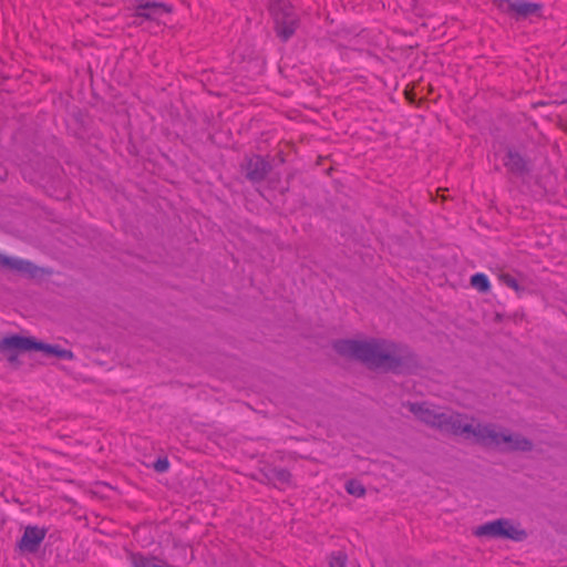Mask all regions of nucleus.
Wrapping results in <instances>:
<instances>
[{
  "instance_id": "nucleus-22",
  "label": "nucleus",
  "mask_w": 567,
  "mask_h": 567,
  "mask_svg": "<svg viewBox=\"0 0 567 567\" xmlns=\"http://www.w3.org/2000/svg\"><path fill=\"white\" fill-rule=\"evenodd\" d=\"M154 470L158 473H164L168 470L169 467V462L166 457L164 458H158L157 461H155L154 463Z\"/></svg>"
},
{
  "instance_id": "nucleus-9",
  "label": "nucleus",
  "mask_w": 567,
  "mask_h": 567,
  "mask_svg": "<svg viewBox=\"0 0 567 567\" xmlns=\"http://www.w3.org/2000/svg\"><path fill=\"white\" fill-rule=\"evenodd\" d=\"M48 529L39 526H27L23 535L18 542V547L22 553L33 554L38 551L41 543L47 536Z\"/></svg>"
},
{
  "instance_id": "nucleus-14",
  "label": "nucleus",
  "mask_w": 567,
  "mask_h": 567,
  "mask_svg": "<svg viewBox=\"0 0 567 567\" xmlns=\"http://www.w3.org/2000/svg\"><path fill=\"white\" fill-rule=\"evenodd\" d=\"M504 166L516 176H523L529 172L528 162L514 150H508L504 159Z\"/></svg>"
},
{
  "instance_id": "nucleus-11",
  "label": "nucleus",
  "mask_w": 567,
  "mask_h": 567,
  "mask_svg": "<svg viewBox=\"0 0 567 567\" xmlns=\"http://www.w3.org/2000/svg\"><path fill=\"white\" fill-rule=\"evenodd\" d=\"M0 268H8L30 278H35L41 269L33 262L20 258L8 257L0 254Z\"/></svg>"
},
{
  "instance_id": "nucleus-20",
  "label": "nucleus",
  "mask_w": 567,
  "mask_h": 567,
  "mask_svg": "<svg viewBox=\"0 0 567 567\" xmlns=\"http://www.w3.org/2000/svg\"><path fill=\"white\" fill-rule=\"evenodd\" d=\"M499 279H501V281H502L504 285H506V286H507V287H509L511 289H513V290H515V291H517V292H519V291H520V287H519V285H518V281H517L513 276L505 274V275H502V276L499 277Z\"/></svg>"
},
{
  "instance_id": "nucleus-2",
  "label": "nucleus",
  "mask_w": 567,
  "mask_h": 567,
  "mask_svg": "<svg viewBox=\"0 0 567 567\" xmlns=\"http://www.w3.org/2000/svg\"><path fill=\"white\" fill-rule=\"evenodd\" d=\"M269 11L277 35L282 41L290 39L299 27V17L289 0H270Z\"/></svg>"
},
{
  "instance_id": "nucleus-21",
  "label": "nucleus",
  "mask_w": 567,
  "mask_h": 567,
  "mask_svg": "<svg viewBox=\"0 0 567 567\" xmlns=\"http://www.w3.org/2000/svg\"><path fill=\"white\" fill-rule=\"evenodd\" d=\"M347 557L342 553L332 554L330 567H346Z\"/></svg>"
},
{
  "instance_id": "nucleus-1",
  "label": "nucleus",
  "mask_w": 567,
  "mask_h": 567,
  "mask_svg": "<svg viewBox=\"0 0 567 567\" xmlns=\"http://www.w3.org/2000/svg\"><path fill=\"white\" fill-rule=\"evenodd\" d=\"M333 348L339 354L377 371L401 372L415 363L414 354L406 346L382 338L338 340Z\"/></svg>"
},
{
  "instance_id": "nucleus-19",
  "label": "nucleus",
  "mask_w": 567,
  "mask_h": 567,
  "mask_svg": "<svg viewBox=\"0 0 567 567\" xmlns=\"http://www.w3.org/2000/svg\"><path fill=\"white\" fill-rule=\"evenodd\" d=\"M495 7L497 10L504 13L514 14V1L512 0H495Z\"/></svg>"
},
{
  "instance_id": "nucleus-18",
  "label": "nucleus",
  "mask_w": 567,
  "mask_h": 567,
  "mask_svg": "<svg viewBox=\"0 0 567 567\" xmlns=\"http://www.w3.org/2000/svg\"><path fill=\"white\" fill-rule=\"evenodd\" d=\"M346 489L350 495L361 497L365 494L364 486L358 481L351 480L347 483Z\"/></svg>"
},
{
  "instance_id": "nucleus-5",
  "label": "nucleus",
  "mask_w": 567,
  "mask_h": 567,
  "mask_svg": "<svg viewBox=\"0 0 567 567\" xmlns=\"http://www.w3.org/2000/svg\"><path fill=\"white\" fill-rule=\"evenodd\" d=\"M241 169L251 183H260L271 171V164L260 155L245 157Z\"/></svg>"
},
{
  "instance_id": "nucleus-16",
  "label": "nucleus",
  "mask_w": 567,
  "mask_h": 567,
  "mask_svg": "<svg viewBox=\"0 0 567 567\" xmlns=\"http://www.w3.org/2000/svg\"><path fill=\"white\" fill-rule=\"evenodd\" d=\"M290 473L285 468H271L267 474L268 481L276 487H284L290 483Z\"/></svg>"
},
{
  "instance_id": "nucleus-15",
  "label": "nucleus",
  "mask_w": 567,
  "mask_h": 567,
  "mask_svg": "<svg viewBox=\"0 0 567 567\" xmlns=\"http://www.w3.org/2000/svg\"><path fill=\"white\" fill-rule=\"evenodd\" d=\"M542 6L534 2L524 0H514V16L516 18H527L529 16L538 14Z\"/></svg>"
},
{
  "instance_id": "nucleus-13",
  "label": "nucleus",
  "mask_w": 567,
  "mask_h": 567,
  "mask_svg": "<svg viewBox=\"0 0 567 567\" xmlns=\"http://www.w3.org/2000/svg\"><path fill=\"white\" fill-rule=\"evenodd\" d=\"M503 442L502 449L508 452H530L534 447L533 442L519 433L506 432Z\"/></svg>"
},
{
  "instance_id": "nucleus-10",
  "label": "nucleus",
  "mask_w": 567,
  "mask_h": 567,
  "mask_svg": "<svg viewBox=\"0 0 567 567\" xmlns=\"http://www.w3.org/2000/svg\"><path fill=\"white\" fill-rule=\"evenodd\" d=\"M475 430L476 433L474 437H476L478 442L502 449L504 443L503 437H505L507 431H498V427L492 423H477Z\"/></svg>"
},
{
  "instance_id": "nucleus-7",
  "label": "nucleus",
  "mask_w": 567,
  "mask_h": 567,
  "mask_svg": "<svg viewBox=\"0 0 567 567\" xmlns=\"http://www.w3.org/2000/svg\"><path fill=\"white\" fill-rule=\"evenodd\" d=\"M29 350V337L12 334L0 340V354H3L10 363L18 362L21 352Z\"/></svg>"
},
{
  "instance_id": "nucleus-3",
  "label": "nucleus",
  "mask_w": 567,
  "mask_h": 567,
  "mask_svg": "<svg viewBox=\"0 0 567 567\" xmlns=\"http://www.w3.org/2000/svg\"><path fill=\"white\" fill-rule=\"evenodd\" d=\"M474 534L476 536H486L492 538H507L515 542H523L527 538V533L512 524L505 518L495 519L478 526Z\"/></svg>"
},
{
  "instance_id": "nucleus-17",
  "label": "nucleus",
  "mask_w": 567,
  "mask_h": 567,
  "mask_svg": "<svg viewBox=\"0 0 567 567\" xmlns=\"http://www.w3.org/2000/svg\"><path fill=\"white\" fill-rule=\"evenodd\" d=\"M471 285L480 292H487L489 290V281L486 275L475 274L471 278Z\"/></svg>"
},
{
  "instance_id": "nucleus-4",
  "label": "nucleus",
  "mask_w": 567,
  "mask_h": 567,
  "mask_svg": "<svg viewBox=\"0 0 567 567\" xmlns=\"http://www.w3.org/2000/svg\"><path fill=\"white\" fill-rule=\"evenodd\" d=\"M470 421H473V417H470L466 414L460 412H444L440 431L447 432L453 435L467 434L475 436V425Z\"/></svg>"
},
{
  "instance_id": "nucleus-8",
  "label": "nucleus",
  "mask_w": 567,
  "mask_h": 567,
  "mask_svg": "<svg viewBox=\"0 0 567 567\" xmlns=\"http://www.w3.org/2000/svg\"><path fill=\"white\" fill-rule=\"evenodd\" d=\"M409 411L415 415V417L422 423L441 430V424L444 415V411L435 409L427 403H409Z\"/></svg>"
},
{
  "instance_id": "nucleus-6",
  "label": "nucleus",
  "mask_w": 567,
  "mask_h": 567,
  "mask_svg": "<svg viewBox=\"0 0 567 567\" xmlns=\"http://www.w3.org/2000/svg\"><path fill=\"white\" fill-rule=\"evenodd\" d=\"M132 10L134 17L145 20H156L172 11L168 4L156 0H135Z\"/></svg>"
},
{
  "instance_id": "nucleus-12",
  "label": "nucleus",
  "mask_w": 567,
  "mask_h": 567,
  "mask_svg": "<svg viewBox=\"0 0 567 567\" xmlns=\"http://www.w3.org/2000/svg\"><path fill=\"white\" fill-rule=\"evenodd\" d=\"M29 350L41 351L47 357H56L63 360H73L75 358L71 350L63 349L59 344H50L38 341L32 337H29Z\"/></svg>"
}]
</instances>
